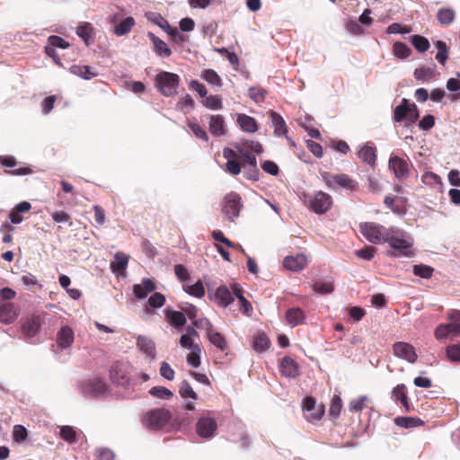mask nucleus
<instances>
[{
	"instance_id": "obj_18",
	"label": "nucleus",
	"mask_w": 460,
	"mask_h": 460,
	"mask_svg": "<svg viewBox=\"0 0 460 460\" xmlns=\"http://www.w3.org/2000/svg\"><path fill=\"white\" fill-rule=\"evenodd\" d=\"M389 168L393 170L397 179H405L410 172L408 162L398 156L390 157Z\"/></svg>"
},
{
	"instance_id": "obj_49",
	"label": "nucleus",
	"mask_w": 460,
	"mask_h": 460,
	"mask_svg": "<svg viewBox=\"0 0 460 460\" xmlns=\"http://www.w3.org/2000/svg\"><path fill=\"white\" fill-rule=\"evenodd\" d=\"M434 269L425 264H418L413 266V274L422 279H430L433 275Z\"/></svg>"
},
{
	"instance_id": "obj_22",
	"label": "nucleus",
	"mask_w": 460,
	"mask_h": 460,
	"mask_svg": "<svg viewBox=\"0 0 460 460\" xmlns=\"http://www.w3.org/2000/svg\"><path fill=\"white\" fill-rule=\"evenodd\" d=\"M281 374L289 378H295L299 376V366L290 357H284L279 364Z\"/></svg>"
},
{
	"instance_id": "obj_11",
	"label": "nucleus",
	"mask_w": 460,
	"mask_h": 460,
	"mask_svg": "<svg viewBox=\"0 0 460 460\" xmlns=\"http://www.w3.org/2000/svg\"><path fill=\"white\" fill-rule=\"evenodd\" d=\"M393 351L397 358L406 360L409 363H415L418 359L415 348L408 342H395L393 345Z\"/></svg>"
},
{
	"instance_id": "obj_40",
	"label": "nucleus",
	"mask_w": 460,
	"mask_h": 460,
	"mask_svg": "<svg viewBox=\"0 0 460 460\" xmlns=\"http://www.w3.org/2000/svg\"><path fill=\"white\" fill-rule=\"evenodd\" d=\"M183 290L190 294V296H193L198 298H201L205 295V288L200 280L197 281L195 284H188L183 283Z\"/></svg>"
},
{
	"instance_id": "obj_2",
	"label": "nucleus",
	"mask_w": 460,
	"mask_h": 460,
	"mask_svg": "<svg viewBox=\"0 0 460 460\" xmlns=\"http://www.w3.org/2000/svg\"><path fill=\"white\" fill-rule=\"evenodd\" d=\"M391 228L375 223L363 222L359 224V231L362 235L372 243H385Z\"/></svg>"
},
{
	"instance_id": "obj_64",
	"label": "nucleus",
	"mask_w": 460,
	"mask_h": 460,
	"mask_svg": "<svg viewBox=\"0 0 460 460\" xmlns=\"http://www.w3.org/2000/svg\"><path fill=\"white\" fill-rule=\"evenodd\" d=\"M94 212V220L98 226H103L106 222L105 210L100 205L93 207Z\"/></svg>"
},
{
	"instance_id": "obj_38",
	"label": "nucleus",
	"mask_w": 460,
	"mask_h": 460,
	"mask_svg": "<svg viewBox=\"0 0 460 460\" xmlns=\"http://www.w3.org/2000/svg\"><path fill=\"white\" fill-rule=\"evenodd\" d=\"M414 77L418 81L430 82L435 79L436 72L432 67H419L414 70Z\"/></svg>"
},
{
	"instance_id": "obj_54",
	"label": "nucleus",
	"mask_w": 460,
	"mask_h": 460,
	"mask_svg": "<svg viewBox=\"0 0 460 460\" xmlns=\"http://www.w3.org/2000/svg\"><path fill=\"white\" fill-rule=\"evenodd\" d=\"M149 394L160 399H170L172 397V393L164 386H154L149 390Z\"/></svg>"
},
{
	"instance_id": "obj_7",
	"label": "nucleus",
	"mask_w": 460,
	"mask_h": 460,
	"mask_svg": "<svg viewBox=\"0 0 460 460\" xmlns=\"http://www.w3.org/2000/svg\"><path fill=\"white\" fill-rule=\"evenodd\" d=\"M323 178L326 185L331 188L339 186L349 190H356L358 188V181L346 173H325Z\"/></svg>"
},
{
	"instance_id": "obj_15",
	"label": "nucleus",
	"mask_w": 460,
	"mask_h": 460,
	"mask_svg": "<svg viewBox=\"0 0 460 460\" xmlns=\"http://www.w3.org/2000/svg\"><path fill=\"white\" fill-rule=\"evenodd\" d=\"M22 332L27 338H32L37 335L40 329V319L38 315H31L21 319Z\"/></svg>"
},
{
	"instance_id": "obj_43",
	"label": "nucleus",
	"mask_w": 460,
	"mask_h": 460,
	"mask_svg": "<svg viewBox=\"0 0 460 460\" xmlns=\"http://www.w3.org/2000/svg\"><path fill=\"white\" fill-rule=\"evenodd\" d=\"M434 45L438 49L436 59L439 64L444 66L448 58V48L447 43L443 40H437Z\"/></svg>"
},
{
	"instance_id": "obj_41",
	"label": "nucleus",
	"mask_w": 460,
	"mask_h": 460,
	"mask_svg": "<svg viewBox=\"0 0 460 460\" xmlns=\"http://www.w3.org/2000/svg\"><path fill=\"white\" fill-rule=\"evenodd\" d=\"M135 25V20L133 17H127L122 20L114 29V33L118 36H123L128 34Z\"/></svg>"
},
{
	"instance_id": "obj_6",
	"label": "nucleus",
	"mask_w": 460,
	"mask_h": 460,
	"mask_svg": "<svg viewBox=\"0 0 460 460\" xmlns=\"http://www.w3.org/2000/svg\"><path fill=\"white\" fill-rule=\"evenodd\" d=\"M420 117L419 110L415 103H410L409 100L403 98L401 103L394 111V119L395 122L407 120L410 123L415 122Z\"/></svg>"
},
{
	"instance_id": "obj_13",
	"label": "nucleus",
	"mask_w": 460,
	"mask_h": 460,
	"mask_svg": "<svg viewBox=\"0 0 460 460\" xmlns=\"http://www.w3.org/2000/svg\"><path fill=\"white\" fill-rule=\"evenodd\" d=\"M82 390L85 394L91 396H99L106 392L107 385L102 379L99 377H93L85 380L82 384Z\"/></svg>"
},
{
	"instance_id": "obj_21",
	"label": "nucleus",
	"mask_w": 460,
	"mask_h": 460,
	"mask_svg": "<svg viewBox=\"0 0 460 460\" xmlns=\"http://www.w3.org/2000/svg\"><path fill=\"white\" fill-rule=\"evenodd\" d=\"M307 265V258L303 253L295 256H287L283 261V266L292 271H300Z\"/></svg>"
},
{
	"instance_id": "obj_27",
	"label": "nucleus",
	"mask_w": 460,
	"mask_h": 460,
	"mask_svg": "<svg viewBox=\"0 0 460 460\" xmlns=\"http://www.w3.org/2000/svg\"><path fill=\"white\" fill-rule=\"evenodd\" d=\"M31 208V204L28 201H22L18 203L10 212L9 218L13 224H20L23 220L22 213L29 212Z\"/></svg>"
},
{
	"instance_id": "obj_14",
	"label": "nucleus",
	"mask_w": 460,
	"mask_h": 460,
	"mask_svg": "<svg viewBox=\"0 0 460 460\" xmlns=\"http://www.w3.org/2000/svg\"><path fill=\"white\" fill-rule=\"evenodd\" d=\"M217 429L215 419L210 417L200 418L196 424V430L199 436L204 438H212Z\"/></svg>"
},
{
	"instance_id": "obj_19",
	"label": "nucleus",
	"mask_w": 460,
	"mask_h": 460,
	"mask_svg": "<svg viewBox=\"0 0 460 460\" xmlns=\"http://www.w3.org/2000/svg\"><path fill=\"white\" fill-rule=\"evenodd\" d=\"M210 299L213 300L217 305L226 307L234 302V295L231 293L229 288L222 285L217 288L213 296H209Z\"/></svg>"
},
{
	"instance_id": "obj_25",
	"label": "nucleus",
	"mask_w": 460,
	"mask_h": 460,
	"mask_svg": "<svg viewBox=\"0 0 460 460\" xmlns=\"http://www.w3.org/2000/svg\"><path fill=\"white\" fill-rule=\"evenodd\" d=\"M137 346L140 351L146 356L154 358L156 355V348L154 341L146 336L138 335L137 337Z\"/></svg>"
},
{
	"instance_id": "obj_17",
	"label": "nucleus",
	"mask_w": 460,
	"mask_h": 460,
	"mask_svg": "<svg viewBox=\"0 0 460 460\" xmlns=\"http://www.w3.org/2000/svg\"><path fill=\"white\" fill-rule=\"evenodd\" d=\"M208 130L215 137L225 136L227 132L225 119L220 114L208 115Z\"/></svg>"
},
{
	"instance_id": "obj_3",
	"label": "nucleus",
	"mask_w": 460,
	"mask_h": 460,
	"mask_svg": "<svg viewBox=\"0 0 460 460\" xmlns=\"http://www.w3.org/2000/svg\"><path fill=\"white\" fill-rule=\"evenodd\" d=\"M155 86L164 96H172L177 93L180 77L177 74L163 71L155 76Z\"/></svg>"
},
{
	"instance_id": "obj_26",
	"label": "nucleus",
	"mask_w": 460,
	"mask_h": 460,
	"mask_svg": "<svg viewBox=\"0 0 460 460\" xmlns=\"http://www.w3.org/2000/svg\"><path fill=\"white\" fill-rule=\"evenodd\" d=\"M74 332L69 326H63L57 335V343L62 349L69 348L74 342Z\"/></svg>"
},
{
	"instance_id": "obj_55",
	"label": "nucleus",
	"mask_w": 460,
	"mask_h": 460,
	"mask_svg": "<svg viewBox=\"0 0 460 460\" xmlns=\"http://www.w3.org/2000/svg\"><path fill=\"white\" fill-rule=\"evenodd\" d=\"M367 401V396H359L358 398L350 401L349 410L352 412H359L365 408Z\"/></svg>"
},
{
	"instance_id": "obj_61",
	"label": "nucleus",
	"mask_w": 460,
	"mask_h": 460,
	"mask_svg": "<svg viewBox=\"0 0 460 460\" xmlns=\"http://www.w3.org/2000/svg\"><path fill=\"white\" fill-rule=\"evenodd\" d=\"M376 252V249L375 247L366 246L363 249L356 251L355 254L357 257H358L360 259H363L366 261H370L374 258Z\"/></svg>"
},
{
	"instance_id": "obj_37",
	"label": "nucleus",
	"mask_w": 460,
	"mask_h": 460,
	"mask_svg": "<svg viewBox=\"0 0 460 460\" xmlns=\"http://www.w3.org/2000/svg\"><path fill=\"white\" fill-rule=\"evenodd\" d=\"M270 341L265 333H260L253 338L252 348L255 351L261 353L269 349Z\"/></svg>"
},
{
	"instance_id": "obj_46",
	"label": "nucleus",
	"mask_w": 460,
	"mask_h": 460,
	"mask_svg": "<svg viewBox=\"0 0 460 460\" xmlns=\"http://www.w3.org/2000/svg\"><path fill=\"white\" fill-rule=\"evenodd\" d=\"M411 42L419 52H426L429 49V41L427 38L420 35H413L411 37Z\"/></svg>"
},
{
	"instance_id": "obj_39",
	"label": "nucleus",
	"mask_w": 460,
	"mask_h": 460,
	"mask_svg": "<svg viewBox=\"0 0 460 460\" xmlns=\"http://www.w3.org/2000/svg\"><path fill=\"white\" fill-rule=\"evenodd\" d=\"M235 148L239 154V159H243V162H245L250 166H255V164H257L256 156L252 152L248 150V147L236 145Z\"/></svg>"
},
{
	"instance_id": "obj_51",
	"label": "nucleus",
	"mask_w": 460,
	"mask_h": 460,
	"mask_svg": "<svg viewBox=\"0 0 460 460\" xmlns=\"http://www.w3.org/2000/svg\"><path fill=\"white\" fill-rule=\"evenodd\" d=\"M447 358L453 363L460 362V344H452L446 348Z\"/></svg>"
},
{
	"instance_id": "obj_4",
	"label": "nucleus",
	"mask_w": 460,
	"mask_h": 460,
	"mask_svg": "<svg viewBox=\"0 0 460 460\" xmlns=\"http://www.w3.org/2000/svg\"><path fill=\"white\" fill-rule=\"evenodd\" d=\"M171 418L172 413L168 410L161 408L146 411L142 417V421L149 429H159L165 427Z\"/></svg>"
},
{
	"instance_id": "obj_20",
	"label": "nucleus",
	"mask_w": 460,
	"mask_h": 460,
	"mask_svg": "<svg viewBox=\"0 0 460 460\" xmlns=\"http://www.w3.org/2000/svg\"><path fill=\"white\" fill-rule=\"evenodd\" d=\"M207 323L208 326L206 328V332L208 341L219 350L226 352L228 349V346L225 336L221 332H217L208 321H207Z\"/></svg>"
},
{
	"instance_id": "obj_42",
	"label": "nucleus",
	"mask_w": 460,
	"mask_h": 460,
	"mask_svg": "<svg viewBox=\"0 0 460 460\" xmlns=\"http://www.w3.org/2000/svg\"><path fill=\"white\" fill-rule=\"evenodd\" d=\"M394 422L399 427L405 429L419 427L424 424L420 419L413 417H397L395 418Z\"/></svg>"
},
{
	"instance_id": "obj_23",
	"label": "nucleus",
	"mask_w": 460,
	"mask_h": 460,
	"mask_svg": "<svg viewBox=\"0 0 460 460\" xmlns=\"http://www.w3.org/2000/svg\"><path fill=\"white\" fill-rule=\"evenodd\" d=\"M156 285L151 279H143L140 284H135L133 286V293L138 299L146 298V296L155 291Z\"/></svg>"
},
{
	"instance_id": "obj_16",
	"label": "nucleus",
	"mask_w": 460,
	"mask_h": 460,
	"mask_svg": "<svg viewBox=\"0 0 460 460\" xmlns=\"http://www.w3.org/2000/svg\"><path fill=\"white\" fill-rule=\"evenodd\" d=\"M19 314L20 308L13 303L7 302L0 305V322L3 323H13L18 318Z\"/></svg>"
},
{
	"instance_id": "obj_44",
	"label": "nucleus",
	"mask_w": 460,
	"mask_h": 460,
	"mask_svg": "<svg viewBox=\"0 0 460 460\" xmlns=\"http://www.w3.org/2000/svg\"><path fill=\"white\" fill-rule=\"evenodd\" d=\"M201 77L209 84L220 88L222 86V80L217 73L213 69H205L202 72Z\"/></svg>"
},
{
	"instance_id": "obj_9",
	"label": "nucleus",
	"mask_w": 460,
	"mask_h": 460,
	"mask_svg": "<svg viewBox=\"0 0 460 460\" xmlns=\"http://www.w3.org/2000/svg\"><path fill=\"white\" fill-rule=\"evenodd\" d=\"M332 204V197L323 192L318 191L309 199L310 208L316 214H323L327 212Z\"/></svg>"
},
{
	"instance_id": "obj_1",
	"label": "nucleus",
	"mask_w": 460,
	"mask_h": 460,
	"mask_svg": "<svg viewBox=\"0 0 460 460\" xmlns=\"http://www.w3.org/2000/svg\"><path fill=\"white\" fill-rule=\"evenodd\" d=\"M385 243H388L394 250L389 252L392 257H411L413 255V240L403 231L391 227Z\"/></svg>"
},
{
	"instance_id": "obj_30",
	"label": "nucleus",
	"mask_w": 460,
	"mask_h": 460,
	"mask_svg": "<svg viewBox=\"0 0 460 460\" xmlns=\"http://www.w3.org/2000/svg\"><path fill=\"white\" fill-rule=\"evenodd\" d=\"M128 259V256L125 253L117 252L114 256V261L111 263V271L119 276L126 270Z\"/></svg>"
},
{
	"instance_id": "obj_36",
	"label": "nucleus",
	"mask_w": 460,
	"mask_h": 460,
	"mask_svg": "<svg viewBox=\"0 0 460 460\" xmlns=\"http://www.w3.org/2000/svg\"><path fill=\"white\" fill-rule=\"evenodd\" d=\"M358 157L365 162L366 164L374 166L376 160V148L369 146H364L360 148V150L358 153Z\"/></svg>"
},
{
	"instance_id": "obj_59",
	"label": "nucleus",
	"mask_w": 460,
	"mask_h": 460,
	"mask_svg": "<svg viewBox=\"0 0 460 460\" xmlns=\"http://www.w3.org/2000/svg\"><path fill=\"white\" fill-rule=\"evenodd\" d=\"M164 303L165 296L160 292L153 294L147 301L148 305L152 308H160L164 305Z\"/></svg>"
},
{
	"instance_id": "obj_48",
	"label": "nucleus",
	"mask_w": 460,
	"mask_h": 460,
	"mask_svg": "<svg viewBox=\"0 0 460 460\" xmlns=\"http://www.w3.org/2000/svg\"><path fill=\"white\" fill-rule=\"evenodd\" d=\"M203 105L209 110H221L223 108L222 98L220 95L207 96L203 101Z\"/></svg>"
},
{
	"instance_id": "obj_62",
	"label": "nucleus",
	"mask_w": 460,
	"mask_h": 460,
	"mask_svg": "<svg viewBox=\"0 0 460 460\" xmlns=\"http://www.w3.org/2000/svg\"><path fill=\"white\" fill-rule=\"evenodd\" d=\"M95 456L97 460H114L115 454L113 451L107 447H101L95 450Z\"/></svg>"
},
{
	"instance_id": "obj_12",
	"label": "nucleus",
	"mask_w": 460,
	"mask_h": 460,
	"mask_svg": "<svg viewBox=\"0 0 460 460\" xmlns=\"http://www.w3.org/2000/svg\"><path fill=\"white\" fill-rule=\"evenodd\" d=\"M70 46V44L66 41L63 38L57 36V35H51L48 38V43L45 46V53L52 58L56 64H60V58L56 52V49H67Z\"/></svg>"
},
{
	"instance_id": "obj_34",
	"label": "nucleus",
	"mask_w": 460,
	"mask_h": 460,
	"mask_svg": "<svg viewBox=\"0 0 460 460\" xmlns=\"http://www.w3.org/2000/svg\"><path fill=\"white\" fill-rule=\"evenodd\" d=\"M76 34L84 40L86 45H90L93 41V27L89 22L80 24L76 29Z\"/></svg>"
},
{
	"instance_id": "obj_50",
	"label": "nucleus",
	"mask_w": 460,
	"mask_h": 460,
	"mask_svg": "<svg viewBox=\"0 0 460 460\" xmlns=\"http://www.w3.org/2000/svg\"><path fill=\"white\" fill-rule=\"evenodd\" d=\"M166 313L172 325L181 327L186 323V317L183 313L179 311H166Z\"/></svg>"
},
{
	"instance_id": "obj_24",
	"label": "nucleus",
	"mask_w": 460,
	"mask_h": 460,
	"mask_svg": "<svg viewBox=\"0 0 460 460\" xmlns=\"http://www.w3.org/2000/svg\"><path fill=\"white\" fill-rule=\"evenodd\" d=\"M147 37L153 43L155 53L160 58H169L172 55V49L160 38L153 32H148Z\"/></svg>"
},
{
	"instance_id": "obj_56",
	"label": "nucleus",
	"mask_w": 460,
	"mask_h": 460,
	"mask_svg": "<svg viewBox=\"0 0 460 460\" xmlns=\"http://www.w3.org/2000/svg\"><path fill=\"white\" fill-rule=\"evenodd\" d=\"M313 289L317 293L326 295L332 293L334 290V287L332 282L316 281L313 285Z\"/></svg>"
},
{
	"instance_id": "obj_35",
	"label": "nucleus",
	"mask_w": 460,
	"mask_h": 460,
	"mask_svg": "<svg viewBox=\"0 0 460 460\" xmlns=\"http://www.w3.org/2000/svg\"><path fill=\"white\" fill-rule=\"evenodd\" d=\"M456 18V12L452 8H440L437 13V19L442 26L450 25Z\"/></svg>"
},
{
	"instance_id": "obj_8",
	"label": "nucleus",
	"mask_w": 460,
	"mask_h": 460,
	"mask_svg": "<svg viewBox=\"0 0 460 460\" xmlns=\"http://www.w3.org/2000/svg\"><path fill=\"white\" fill-rule=\"evenodd\" d=\"M130 367L128 363L115 362L110 369V377L117 385L127 386L130 382Z\"/></svg>"
},
{
	"instance_id": "obj_57",
	"label": "nucleus",
	"mask_w": 460,
	"mask_h": 460,
	"mask_svg": "<svg viewBox=\"0 0 460 460\" xmlns=\"http://www.w3.org/2000/svg\"><path fill=\"white\" fill-rule=\"evenodd\" d=\"M188 127L190 128V130L193 132L197 138L201 139L205 142L208 141L209 138L207 132L200 127L199 124L190 121L188 122Z\"/></svg>"
},
{
	"instance_id": "obj_32",
	"label": "nucleus",
	"mask_w": 460,
	"mask_h": 460,
	"mask_svg": "<svg viewBox=\"0 0 460 460\" xmlns=\"http://www.w3.org/2000/svg\"><path fill=\"white\" fill-rule=\"evenodd\" d=\"M237 123L245 132L254 133L258 130V124L256 119L246 114H239L237 116Z\"/></svg>"
},
{
	"instance_id": "obj_60",
	"label": "nucleus",
	"mask_w": 460,
	"mask_h": 460,
	"mask_svg": "<svg viewBox=\"0 0 460 460\" xmlns=\"http://www.w3.org/2000/svg\"><path fill=\"white\" fill-rule=\"evenodd\" d=\"M60 437L70 444L76 441V433L70 426H64L61 428Z\"/></svg>"
},
{
	"instance_id": "obj_47",
	"label": "nucleus",
	"mask_w": 460,
	"mask_h": 460,
	"mask_svg": "<svg viewBox=\"0 0 460 460\" xmlns=\"http://www.w3.org/2000/svg\"><path fill=\"white\" fill-rule=\"evenodd\" d=\"M147 19L159 26L163 31H164L166 33L171 30L172 26L170 25L169 22L164 19L160 13H151Z\"/></svg>"
},
{
	"instance_id": "obj_45",
	"label": "nucleus",
	"mask_w": 460,
	"mask_h": 460,
	"mask_svg": "<svg viewBox=\"0 0 460 460\" xmlns=\"http://www.w3.org/2000/svg\"><path fill=\"white\" fill-rule=\"evenodd\" d=\"M393 53L396 58L404 59L411 54V49L406 44L396 41L393 45Z\"/></svg>"
},
{
	"instance_id": "obj_58",
	"label": "nucleus",
	"mask_w": 460,
	"mask_h": 460,
	"mask_svg": "<svg viewBox=\"0 0 460 460\" xmlns=\"http://www.w3.org/2000/svg\"><path fill=\"white\" fill-rule=\"evenodd\" d=\"M28 431L22 425H15L13 430V439L17 443H22L26 440Z\"/></svg>"
},
{
	"instance_id": "obj_63",
	"label": "nucleus",
	"mask_w": 460,
	"mask_h": 460,
	"mask_svg": "<svg viewBox=\"0 0 460 460\" xmlns=\"http://www.w3.org/2000/svg\"><path fill=\"white\" fill-rule=\"evenodd\" d=\"M241 169L239 159H232L231 161H227L226 164L225 170L231 175H238L241 172Z\"/></svg>"
},
{
	"instance_id": "obj_5",
	"label": "nucleus",
	"mask_w": 460,
	"mask_h": 460,
	"mask_svg": "<svg viewBox=\"0 0 460 460\" xmlns=\"http://www.w3.org/2000/svg\"><path fill=\"white\" fill-rule=\"evenodd\" d=\"M222 213L231 222H234V219L239 217L240 211L243 208V201L241 196L231 191L227 193L222 200Z\"/></svg>"
},
{
	"instance_id": "obj_28",
	"label": "nucleus",
	"mask_w": 460,
	"mask_h": 460,
	"mask_svg": "<svg viewBox=\"0 0 460 460\" xmlns=\"http://www.w3.org/2000/svg\"><path fill=\"white\" fill-rule=\"evenodd\" d=\"M70 72L84 80H91L98 75L95 69L90 66L74 65L70 67Z\"/></svg>"
},
{
	"instance_id": "obj_29",
	"label": "nucleus",
	"mask_w": 460,
	"mask_h": 460,
	"mask_svg": "<svg viewBox=\"0 0 460 460\" xmlns=\"http://www.w3.org/2000/svg\"><path fill=\"white\" fill-rule=\"evenodd\" d=\"M270 117L274 127V134L281 137L288 134V127L280 114L274 111H270Z\"/></svg>"
},
{
	"instance_id": "obj_10",
	"label": "nucleus",
	"mask_w": 460,
	"mask_h": 460,
	"mask_svg": "<svg viewBox=\"0 0 460 460\" xmlns=\"http://www.w3.org/2000/svg\"><path fill=\"white\" fill-rule=\"evenodd\" d=\"M303 411L305 417L308 421L320 420L324 415V405L316 406L315 400L313 397H307L303 402Z\"/></svg>"
},
{
	"instance_id": "obj_33",
	"label": "nucleus",
	"mask_w": 460,
	"mask_h": 460,
	"mask_svg": "<svg viewBox=\"0 0 460 460\" xmlns=\"http://www.w3.org/2000/svg\"><path fill=\"white\" fill-rule=\"evenodd\" d=\"M392 398L396 402H400L407 411H410L409 398L406 394V386L402 384L393 389Z\"/></svg>"
},
{
	"instance_id": "obj_53",
	"label": "nucleus",
	"mask_w": 460,
	"mask_h": 460,
	"mask_svg": "<svg viewBox=\"0 0 460 460\" xmlns=\"http://www.w3.org/2000/svg\"><path fill=\"white\" fill-rule=\"evenodd\" d=\"M179 393L183 397H190L193 400L197 399V394L193 391L191 385L187 380H183L179 385Z\"/></svg>"
},
{
	"instance_id": "obj_52",
	"label": "nucleus",
	"mask_w": 460,
	"mask_h": 460,
	"mask_svg": "<svg viewBox=\"0 0 460 460\" xmlns=\"http://www.w3.org/2000/svg\"><path fill=\"white\" fill-rule=\"evenodd\" d=\"M342 409V400L340 395L335 394L332 401L330 405V415L338 418L341 414Z\"/></svg>"
},
{
	"instance_id": "obj_31",
	"label": "nucleus",
	"mask_w": 460,
	"mask_h": 460,
	"mask_svg": "<svg viewBox=\"0 0 460 460\" xmlns=\"http://www.w3.org/2000/svg\"><path fill=\"white\" fill-rule=\"evenodd\" d=\"M305 315L299 307H293L286 312V320L291 326H297L305 322Z\"/></svg>"
}]
</instances>
